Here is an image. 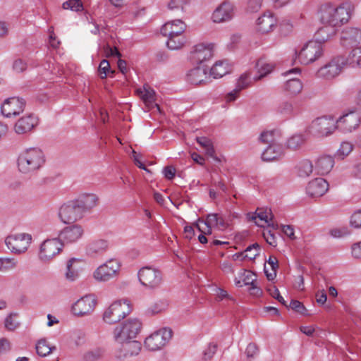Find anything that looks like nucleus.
Wrapping results in <instances>:
<instances>
[{
    "label": "nucleus",
    "mask_w": 361,
    "mask_h": 361,
    "mask_svg": "<svg viewBox=\"0 0 361 361\" xmlns=\"http://www.w3.org/2000/svg\"><path fill=\"white\" fill-rule=\"evenodd\" d=\"M84 214L95 207L99 203V197L94 193H84L75 199Z\"/></svg>",
    "instance_id": "27"
},
{
    "label": "nucleus",
    "mask_w": 361,
    "mask_h": 361,
    "mask_svg": "<svg viewBox=\"0 0 361 361\" xmlns=\"http://www.w3.org/2000/svg\"><path fill=\"white\" fill-rule=\"evenodd\" d=\"M142 324L137 319H127L114 330V338L117 343H124L136 337L141 329Z\"/></svg>",
    "instance_id": "3"
},
{
    "label": "nucleus",
    "mask_w": 361,
    "mask_h": 361,
    "mask_svg": "<svg viewBox=\"0 0 361 361\" xmlns=\"http://www.w3.org/2000/svg\"><path fill=\"white\" fill-rule=\"evenodd\" d=\"M289 307L298 313L305 314L307 311L304 305L298 300H292Z\"/></svg>",
    "instance_id": "61"
},
{
    "label": "nucleus",
    "mask_w": 361,
    "mask_h": 361,
    "mask_svg": "<svg viewBox=\"0 0 361 361\" xmlns=\"http://www.w3.org/2000/svg\"><path fill=\"white\" fill-rule=\"evenodd\" d=\"M281 137V133L279 130H266L262 132L259 137V141L263 144L269 145H278Z\"/></svg>",
    "instance_id": "34"
},
{
    "label": "nucleus",
    "mask_w": 361,
    "mask_h": 361,
    "mask_svg": "<svg viewBox=\"0 0 361 361\" xmlns=\"http://www.w3.org/2000/svg\"><path fill=\"white\" fill-rule=\"evenodd\" d=\"M217 350V345L211 343L208 345L207 348L203 351V359L204 360H209L212 358Z\"/></svg>",
    "instance_id": "55"
},
{
    "label": "nucleus",
    "mask_w": 361,
    "mask_h": 361,
    "mask_svg": "<svg viewBox=\"0 0 361 361\" xmlns=\"http://www.w3.org/2000/svg\"><path fill=\"white\" fill-rule=\"evenodd\" d=\"M277 20L273 13L265 11L257 20V30L262 34H267L272 32L276 27Z\"/></svg>",
    "instance_id": "22"
},
{
    "label": "nucleus",
    "mask_w": 361,
    "mask_h": 361,
    "mask_svg": "<svg viewBox=\"0 0 361 361\" xmlns=\"http://www.w3.org/2000/svg\"><path fill=\"white\" fill-rule=\"evenodd\" d=\"M121 343V347L115 352V357L118 360H125L136 356L141 350V343L137 341H127Z\"/></svg>",
    "instance_id": "17"
},
{
    "label": "nucleus",
    "mask_w": 361,
    "mask_h": 361,
    "mask_svg": "<svg viewBox=\"0 0 361 361\" xmlns=\"http://www.w3.org/2000/svg\"><path fill=\"white\" fill-rule=\"evenodd\" d=\"M104 350L100 348H95L90 352H88L85 358L88 360H94L102 357L104 355Z\"/></svg>",
    "instance_id": "53"
},
{
    "label": "nucleus",
    "mask_w": 361,
    "mask_h": 361,
    "mask_svg": "<svg viewBox=\"0 0 361 361\" xmlns=\"http://www.w3.org/2000/svg\"><path fill=\"white\" fill-rule=\"evenodd\" d=\"M185 42L184 35H176L168 37L166 45L169 49L176 50L181 48Z\"/></svg>",
    "instance_id": "44"
},
{
    "label": "nucleus",
    "mask_w": 361,
    "mask_h": 361,
    "mask_svg": "<svg viewBox=\"0 0 361 361\" xmlns=\"http://www.w3.org/2000/svg\"><path fill=\"white\" fill-rule=\"evenodd\" d=\"M234 15V6L231 2H222L213 12L212 20L214 23H224L230 20Z\"/></svg>",
    "instance_id": "21"
},
{
    "label": "nucleus",
    "mask_w": 361,
    "mask_h": 361,
    "mask_svg": "<svg viewBox=\"0 0 361 361\" xmlns=\"http://www.w3.org/2000/svg\"><path fill=\"white\" fill-rule=\"evenodd\" d=\"M329 189V183L322 178H317L309 182L307 188V194L313 198L324 195Z\"/></svg>",
    "instance_id": "23"
},
{
    "label": "nucleus",
    "mask_w": 361,
    "mask_h": 361,
    "mask_svg": "<svg viewBox=\"0 0 361 361\" xmlns=\"http://www.w3.org/2000/svg\"><path fill=\"white\" fill-rule=\"evenodd\" d=\"M46 161L44 152L39 147H30L23 150L18 155L17 166L23 175L32 176L44 166Z\"/></svg>",
    "instance_id": "2"
},
{
    "label": "nucleus",
    "mask_w": 361,
    "mask_h": 361,
    "mask_svg": "<svg viewBox=\"0 0 361 361\" xmlns=\"http://www.w3.org/2000/svg\"><path fill=\"white\" fill-rule=\"evenodd\" d=\"M306 140L307 138L304 134H295L288 139L286 146L290 149L295 150L301 147L305 144Z\"/></svg>",
    "instance_id": "39"
},
{
    "label": "nucleus",
    "mask_w": 361,
    "mask_h": 361,
    "mask_svg": "<svg viewBox=\"0 0 361 361\" xmlns=\"http://www.w3.org/2000/svg\"><path fill=\"white\" fill-rule=\"evenodd\" d=\"M231 225L230 217L226 218L225 216L219 214V219L217 221L216 228L221 231H224Z\"/></svg>",
    "instance_id": "59"
},
{
    "label": "nucleus",
    "mask_w": 361,
    "mask_h": 361,
    "mask_svg": "<svg viewBox=\"0 0 361 361\" xmlns=\"http://www.w3.org/2000/svg\"><path fill=\"white\" fill-rule=\"evenodd\" d=\"M353 149V145L352 143L349 142H343L336 152V157L343 159L352 152Z\"/></svg>",
    "instance_id": "49"
},
{
    "label": "nucleus",
    "mask_w": 361,
    "mask_h": 361,
    "mask_svg": "<svg viewBox=\"0 0 361 361\" xmlns=\"http://www.w3.org/2000/svg\"><path fill=\"white\" fill-rule=\"evenodd\" d=\"M63 243L59 238L45 240L41 245L39 257L44 262L50 261L62 250Z\"/></svg>",
    "instance_id": "13"
},
{
    "label": "nucleus",
    "mask_w": 361,
    "mask_h": 361,
    "mask_svg": "<svg viewBox=\"0 0 361 361\" xmlns=\"http://www.w3.org/2000/svg\"><path fill=\"white\" fill-rule=\"evenodd\" d=\"M120 267L117 259H111L94 271V278L98 281H108L117 276Z\"/></svg>",
    "instance_id": "11"
},
{
    "label": "nucleus",
    "mask_w": 361,
    "mask_h": 361,
    "mask_svg": "<svg viewBox=\"0 0 361 361\" xmlns=\"http://www.w3.org/2000/svg\"><path fill=\"white\" fill-rule=\"evenodd\" d=\"M209 78V68L204 65L190 69L186 75L187 82L195 85L205 84Z\"/></svg>",
    "instance_id": "18"
},
{
    "label": "nucleus",
    "mask_w": 361,
    "mask_h": 361,
    "mask_svg": "<svg viewBox=\"0 0 361 361\" xmlns=\"http://www.w3.org/2000/svg\"><path fill=\"white\" fill-rule=\"evenodd\" d=\"M267 291L269 292L271 297L276 299L283 305L288 307L286 302L284 300L283 298L280 295L279 290L276 286H274L268 288Z\"/></svg>",
    "instance_id": "56"
},
{
    "label": "nucleus",
    "mask_w": 361,
    "mask_h": 361,
    "mask_svg": "<svg viewBox=\"0 0 361 361\" xmlns=\"http://www.w3.org/2000/svg\"><path fill=\"white\" fill-rule=\"evenodd\" d=\"M255 81H257L255 79V76L252 77L250 72H245L237 79L236 87L233 90H242L250 88Z\"/></svg>",
    "instance_id": "35"
},
{
    "label": "nucleus",
    "mask_w": 361,
    "mask_h": 361,
    "mask_svg": "<svg viewBox=\"0 0 361 361\" xmlns=\"http://www.w3.org/2000/svg\"><path fill=\"white\" fill-rule=\"evenodd\" d=\"M63 8L78 12L83 9V5L80 0H68L63 4Z\"/></svg>",
    "instance_id": "51"
},
{
    "label": "nucleus",
    "mask_w": 361,
    "mask_h": 361,
    "mask_svg": "<svg viewBox=\"0 0 361 361\" xmlns=\"http://www.w3.org/2000/svg\"><path fill=\"white\" fill-rule=\"evenodd\" d=\"M213 56V46L199 44L196 45L190 53V58L194 62L202 63Z\"/></svg>",
    "instance_id": "25"
},
{
    "label": "nucleus",
    "mask_w": 361,
    "mask_h": 361,
    "mask_svg": "<svg viewBox=\"0 0 361 361\" xmlns=\"http://www.w3.org/2000/svg\"><path fill=\"white\" fill-rule=\"evenodd\" d=\"M186 4V0H170L168 3V8L171 11L183 9Z\"/></svg>",
    "instance_id": "62"
},
{
    "label": "nucleus",
    "mask_w": 361,
    "mask_h": 361,
    "mask_svg": "<svg viewBox=\"0 0 361 361\" xmlns=\"http://www.w3.org/2000/svg\"><path fill=\"white\" fill-rule=\"evenodd\" d=\"M39 119L34 114H28L19 118L14 125V131L18 135L31 132L37 125Z\"/></svg>",
    "instance_id": "19"
},
{
    "label": "nucleus",
    "mask_w": 361,
    "mask_h": 361,
    "mask_svg": "<svg viewBox=\"0 0 361 361\" xmlns=\"http://www.w3.org/2000/svg\"><path fill=\"white\" fill-rule=\"evenodd\" d=\"M259 352V350L258 346L254 343H249L245 350V354L247 358L255 357L257 355H258Z\"/></svg>",
    "instance_id": "58"
},
{
    "label": "nucleus",
    "mask_w": 361,
    "mask_h": 361,
    "mask_svg": "<svg viewBox=\"0 0 361 361\" xmlns=\"http://www.w3.org/2000/svg\"><path fill=\"white\" fill-rule=\"evenodd\" d=\"M298 173L300 177L309 176L313 171V165L308 159H305L300 161L298 166Z\"/></svg>",
    "instance_id": "43"
},
{
    "label": "nucleus",
    "mask_w": 361,
    "mask_h": 361,
    "mask_svg": "<svg viewBox=\"0 0 361 361\" xmlns=\"http://www.w3.org/2000/svg\"><path fill=\"white\" fill-rule=\"evenodd\" d=\"M197 143L204 149L206 154L214 158V149L212 141L206 137H200L196 138Z\"/></svg>",
    "instance_id": "45"
},
{
    "label": "nucleus",
    "mask_w": 361,
    "mask_h": 361,
    "mask_svg": "<svg viewBox=\"0 0 361 361\" xmlns=\"http://www.w3.org/2000/svg\"><path fill=\"white\" fill-rule=\"evenodd\" d=\"M137 276L140 283L147 289H156L162 283L163 277L161 271L153 267H142Z\"/></svg>",
    "instance_id": "6"
},
{
    "label": "nucleus",
    "mask_w": 361,
    "mask_h": 361,
    "mask_svg": "<svg viewBox=\"0 0 361 361\" xmlns=\"http://www.w3.org/2000/svg\"><path fill=\"white\" fill-rule=\"evenodd\" d=\"M130 311V305L128 300L123 302L121 300L116 301L104 311L103 319L106 323L114 324L126 317Z\"/></svg>",
    "instance_id": "5"
},
{
    "label": "nucleus",
    "mask_w": 361,
    "mask_h": 361,
    "mask_svg": "<svg viewBox=\"0 0 361 361\" xmlns=\"http://www.w3.org/2000/svg\"><path fill=\"white\" fill-rule=\"evenodd\" d=\"M304 87L302 82L295 78H290L286 83V90H302Z\"/></svg>",
    "instance_id": "52"
},
{
    "label": "nucleus",
    "mask_w": 361,
    "mask_h": 361,
    "mask_svg": "<svg viewBox=\"0 0 361 361\" xmlns=\"http://www.w3.org/2000/svg\"><path fill=\"white\" fill-rule=\"evenodd\" d=\"M353 8L354 5L350 1H345L338 5L324 1L319 7L318 16L323 25L338 27L348 21Z\"/></svg>",
    "instance_id": "1"
},
{
    "label": "nucleus",
    "mask_w": 361,
    "mask_h": 361,
    "mask_svg": "<svg viewBox=\"0 0 361 361\" xmlns=\"http://www.w3.org/2000/svg\"><path fill=\"white\" fill-rule=\"evenodd\" d=\"M169 306L168 302L166 300H159L152 304L147 310V313L149 315H155L165 311Z\"/></svg>",
    "instance_id": "41"
},
{
    "label": "nucleus",
    "mask_w": 361,
    "mask_h": 361,
    "mask_svg": "<svg viewBox=\"0 0 361 361\" xmlns=\"http://www.w3.org/2000/svg\"><path fill=\"white\" fill-rule=\"evenodd\" d=\"M336 129V121L331 116H322L312 121L307 131L316 137H325L331 135Z\"/></svg>",
    "instance_id": "4"
},
{
    "label": "nucleus",
    "mask_w": 361,
    "mask_h": 361,
    "mask_svg": "<svg viewBox=\"0 0 361 361\" xmlns=\"http://www.w3.org/2000/svg\"><path fill=\"white\" fill-rule=\"evenodd\" d=\"M109 247L106 240L99 239L92 241L87 247V252L92 257H95L104 253Z\"/></svg>",
    "instance_id": "30"
},
{
    "label": "nucleus",
    "mask_w": 361,
    "mask_h": 361,
    "mask_svg": "<svg viewBox=\"0 0 361 361\" xmlns=\"http://www.w3.org/2000/svg\"><path fill=\"white\" fill-rule=\"evenodd\" d=\"M84 215L85 214L75 199L62 204L59 211V216L64 224L75 222L81 219Z\"/></svg>",
    "instance_id": "8"
},
{
    "label": "nucleus",
    "mask_w": 361,
    "mask_h": 361,
    "mask_svg": "<svg viewBox=\"0 0 361 361\" xmlns=\"http://www.w3.org/2000/svg\"><path fill=\"white\" fill-rule=\"evenodd\" d=\"M27 68V64L21 59H17L13 62V69L17 73H21Z\"/></svg>",
    "instance_id": "64"
},
{
    "label": "nucleus",
    "mask_w": 361,
    "mask_h": 361,
    "mask_svg": "<svg viewBox=\"0 0 361 361\" xmlns=\"http://www.w3.org/2000/svg\"><path fill=\"white\" fill-rule=\"evenodd\" d=\"M98 72L101 78H105L108 75H113L114 73V72L111 71L109 61L106 59H103L100 62Z\"/></svg>",
    "instance_id": "50"
},
{
    "label": "nucleus",
    "mask_w": 361,
    "mask_h": 361,
    "mask_svg": "<svg viewBox=\"0 0 361 361\" xmlns=\"http://www.w3.org/2000/svg\"><path fill=\"white\" fill-rule=\"evenodd\" d=\"M36 352L41 357H46L56 349L55 346H50L46 339H40L36 344Z\"/></svg>",
    "instance_id": "42"
},
{
    "label": "nucleus",
    "mask_w": 361,
    "mask_h": 361,
    "mask_svg": "<svg viewBox=\"0 0 361 361\" xmlns=\"http://www.w3.org/2000/svg\"><path fill=\"white\" fill-rule=\"evenodd\" d=\"M171 336L172 331L170 329L162 328L147 337L145 345L149 350H158L169 342Z\"/></svg>",
    "instance_id": "9"
},
{
    "label": "nucleus",
    "mask_w": 361,
    "mask_h": 361,
    "mask_svg": "<svg viewBox=\"0 0 361 361\" xmlns=\"http://www.w3.org/2000/svg\"><path fill=\"white\" fill-rule=\"evenodd\" d=\"M361 39V30L356 27H346L341 32V40L343 46L352 45Z\"/></svg>",
    "instance_id": "28"
},
{
    "label": "nucleus",
    "mask_w": 361,
    "mask_h": 361,
    "mask_svg": "<svg viewBox=\"0 0 361 361\" xmlns=\"http://www.w3.org/2000/svg\"><path fill=\"white\" fill-rule=\"evenodd\" d=\"M267 262L269 264H270L272 271L269 273L266 270V268H264V273L267 279L272 281L276 276V269L279 268V262L277 258L274 256H270Z\"/></svg>",
    "instance_id": "48"
},
{
    "label": "nucleus",
    "mask_w": 361,
    "mask_h": 361,
    "mask_svg": "<svg viewBox=\"0 0 361 361\" xmlns=\"http://www.w3.org/2000/svg\"><path fill=\"white\" fill-rule=\"evenodd\" d=\"M360 123V116L355 111L344 114L336 121V129L344 133H350L355 130Z\"/></svg>",
    "instance_id": "16"
},
{
    "label": "nucleus",
    "mask_w": 361,
    "mask_h": 361,
    "mask_svg": "<svg viewBox=\"0 0 361 361\" xmlns=\"http://www.w3.org/2000/svg\"><path fill=\"white\" fill-rule=\"evenodd\" d=\"M334 165V160L331 156H322L316 161L315 170L320 175L329 173Z\"/></svg>",
    "instance_id": "29"
},
{
    "label": "nucleus",
    "mask_w": 361,
    "mask_h": 361,
    "mask_svg": "<svg viewBox=\"0 0 361 361\" xmlns=\"http://www.w3.org/2000/svg\"><path fill=\"white\" fill-rule=\"evenodd\" d=\"M219 214L212 213L207 215L206 219H198L195 226L200 233L206 234L212 233V228H216Z\"/></svg>",
    "instance_id": "26"
},
{
    "label": "nucleus",
    "mask_w": 361,
    "mask_h": 361,
    "mask_svg": "<svg viewBox=\"0 0 361 361\" xmlns=\"http://www.w3.org/2000/svg\"><path fill=\"white\" fill-rule=\"evenodd\" d=\"M186 25L180 20H175L166 23L161 29V33L165 37H171L176 35H184Z\"/></svg>",
    "instance_id": "24"
},
{
    "label": "nucleus",
    "mask_w": 361,
    "mask_h": 361,
    "mask_svg": "<svg viewBox=\"0 0 361 361\" xmlns=\"http://www.w3.org/2000/svg\"><path fill=\"white\" fill-rule=\"evenodd\" d=\"M283 154L281 145H269L262 152V159L264 161H271L279 159Z\"/></svg>",
    "instance_id": "31"
},
{
    "label": "nucleus",
    "mask_w": 361,
    "mask_h": 361,
    "mask_svg": "<svg viewBox=\"0 0 361 361\" xmlns=\"http://www.w3.org/2000/svg\"><path fill=\"white\" fill-rule=\"evenodd\" d=\"M260 246L258 243H255L250 246H248L245 250V253L243 252L240 254V256H242L243 258H247L250 260L255 259L256 257L259 255Z\"/></svg>",
    "instance_id": "47"
},
{
    "label": "nucleus",
    "mask_w": 361,
    "mask_h": 361,
    "mask_svg": "<svg viewBox=\"0 0 361 361\" xmlns=\"http://www.w3.org/2000/svg\"><path fill=\"white\" fill-rule=\"evenodd\" d=\"M97 305V298L94 295H86L78 299L72 305V312L78 317L90 314Z\"/></svg>",
    "instance_id": "15"
},
{
    "label": "nucleus",
    "mask_w": 361,
    "mask_h": 361,
    "mask_svg": "<svg viewBox=\"0 0 361 361\" xmlns=\"http://www.w3.org/2000/svg\"><path fill=\"white\" fill-rule=\"evenodd\" d=\"M13 315L16 314H10L5 319V327L9 331H13L18 326V323L13 319Z\"/></svg>",
    "instance_id": "63"
},
{
    "label": "nucleus",
    "mask_w": 361,
    "mask_h": 361,
    "mask_svg": "<svg viewBox=\"0 0 361 361\" xmlns=\"http://www.w3.org/2000/svg\"><path fill=\"white\" fill-rule=\"evenodd\" d=\"M350 224L355 228H361V209L355 212L351 215Z\"/></svg>",
    "instance_id": "54"
},
{
    "label": "nucleus",
    "mask_w": 361,
    "mask_h": 361,
    "mask_svg": "<svg viewBox=\"0 0 361 361\" xmlns=\"http://www.w3.org/2000/svg\"><path fill=\"white\" fill-rule=\"evenodd\" d=\"M346 66L354 67H361V46L353 49L345 58Z\"/></svg>",
    "instance_id": "40"
},
{
    "label": "nucleus",
    "mask_w": 361,
    "mask_h": 361,
    "mask_svg": "<svg viewBox=\"0 0 361 361\" xmlns=\"http://www.w3.org/2000/svg\"><path fill=\"white\" fill-rule=\"evenodd\" d=\"M322 55V47L318 42L310 41L300 51L298 57L302 64L315 61Z\"/></svg>",
    "instance_id": "10"
},
{
    "label": "nucleus",
    "mask_w": 361,
    "mask_h": 361,
    "mask_svg": "<svg viewBox=\"0 0 361 361\" xmlns=\"http://www.w3.org/2000/svg\"><path fill=\"white\" fill-rule=\"evenodd\" d=\"M336 28L324 25V27H320L316 32L315 42H318L321 44L329 40L336 34Z\"/></svg>",
    "instance_id": "37"
},
{
    "label": "nucleus",
    "mask_w": 361,
    "mask_h": 361,
    "mask_svg": "<svg viewBox=\"0 0 361 361\" xmlns=\"http://www.w3.org/2000/svg\"><path fill=\"white\" fill-rule=\"evenodd\" d=\"M262 0H248L247 10L250 13L257 12L262 7Z\"/></svg>",
    "instance_id": "60"
},
{
    "label": "nucleus",
    "mask_w": 361,
    "mask_h": 361,
    "mask_svg": "<svg viewBox=\"0 0 361 361\" xmlns=\"http://www.w3.org/2000/svg\"><path fill=\"white\" fill-rule=\"evenodd\" d=\"M77 259L75 258L70 259L66 264V271L65 274L66 279L69 281H74L78 277V271L76 269L73 267V264Z\"/></svg>",
    "instance_id": "46"
},
{
    "label": "nucleus",
    "mask_w": 361,
    "mask_h": 361,
    "mask_svg": "<svg viewBox=\"0 0 361 361\" xmlns=\"http://www.w3.org/2000/svg\"><path fill=\"white\" fill-rule=\"evenodd\" d=\"M83 233L84 229L80 225L73 224L61 230L59 238L63 244L72 243L79 240L83 235Z\"/></svg>",
    "instance_id": "20"
},
{
    "label": "nucleus",
    "mask_w": 361,
    "mask_h": 361,
    "mask_svg": "<svg viewBox=\"0 0 361 361\" xmlns=\"http://www.w3.org/2000/svg\"><path fill=\"white\" fill-rule=\"evenodd\" d=\"M31 240V235L19 233L8 236L5 240V243L12 252L20 254L27 250Z\"/></svg>",
    "instance_id": "12"
},
{
    "label": "nucleus",
    "mask_w": 361,
    "mask_h": 361,
    "mask_svg": "<svg viewBox=\"0 0 361 361\" xmlns=\"http://www.w3.org/2000/svg\"><path fill=\"white\" fill-rule=\"evenodd\" d=\"M137 96L143 101L146 107L150 110L157 108L160 111L159 106L155 103L156 92H135Z\"/></svg>",
    "instance_id": "36"
},
{
    "label": "nucleus",
    "mask_w": 361,
    "mask_h": 361,
    "mask_svg": "<svg viewBox=\"0 0 361 361\" xmlns=\"http://www.w3.org/2000/svg\"><path fill=\"white\" fill-rule=\"evenodd\" d=\"M248 216L249 219L251 220H256L257 218H258L260 221L268 224L269 226H271V224L269 222L272 220L273 214L270 209L257 208L254 214H248ZM271 226L274 227V224H271Z\"/></svg>",
    "instance_id": "38"
},
{
    "label": "nucleus",
    "mask_w": 361,
    "mask_h": 361,
    "mask_svg": "<svg viewBox=\"0 0 361 361\" xmlns=\"http://www.w3.org/2000/svg\"><path fill=\"white\" fill-rule=\"evenodd\" d=\"M17 264V261L13 258H2V271L13 269Z\"/></svg>",
    "instance_id": "57"
},
{
    "label": "nucleus",
    "mask_w": 361,
    "mask_h": 361,
    "mask_svg": "<svg viewBox=\"0 0 361 361\" xmlns=\"http://www.w3.org/2000/svg\"><path fill=\"white\" fill-rule=\"evenodd\" d=\"M345 66H346L345 57L338 56L321 67L317 71V75L319 78L331 80L339 75Z\"/></svg>",
    "instance_id": "7"
},
{
    "label": "nucleus",
    "mask_w": 361,
    "mask_h": 361,
    "mask_svg": "<svg viewBox=\"0 0 361 361\" xmlns=\"http://www.w3.org/2000/svg\"><path fill=\"white\" fill-rule=\"evenodd\" d=\"M258 75L255 76L257 80L271 73L275 68V64L264 59H260L256 64Z\"/></svg>",
    "instance_id": "33"
},
{
    "label": "nucleus",
    "mask_w": 361,
    "mask_h": 361,
    "mask_svg": "<svg viewBox=\"0 0 361 361\" xmlns=\"http://www.w3.org/2000/svg\"><path fill=\"white\" fill-rule=\"evenodd\" d=\"M231 71V67L227 61H218L210 68L209 74L214 78H219L230 73Z\"/></svg>",
    "instance_id": "32"
},
{
    "label": "nucleus",
    "mask_w": 361,
    "mask_h": 361,
    "mask_svg": "<svg viewBox=\"0 0 361 361\" xmlns=\"http://www.w3.org/2000/svg\"><path fill=\"white\" fill-rule=\"evenodd\" d=\"M25 100L19 97H12L4 100L1 106V111L4 116L10 118L21 114L25 107Z\"/></svg>",
    "instance_id": "14"
}]
</instances>
